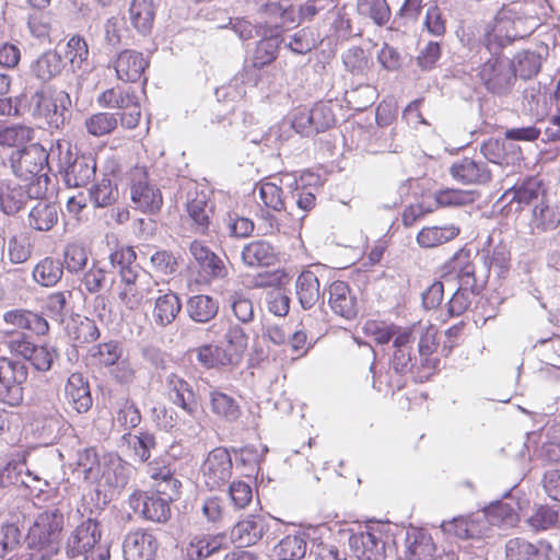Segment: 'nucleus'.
<instances>
[{
  "label": "nucleus",
  "instance_id": "f257e3e1",
  "mask_svg": "<svg viewBox=\"0 0 560 560\" xmlns=\"http://www.w3.org/2000/svg\"><path fill=\"white\" fill-rule=\"evenodd\" d=\"M63 526L65 512L59 508L46 509L28 528L25 538L28 548L38 552L42 559H51L60 550Z\"/></svg>",
  "mask_w": 560,
  "mask_h": 560
},
{
  "label": "nucleus",
  "instance_id": "f03ea898",
  "mask_svg": "<svg viewBox=\"0 0 560 560\" xmlns=\"http://www.w3.org/2000/svg\"><path fill=\"white\" fill-rule=\"evenodd\" d=\"M102 529L94 518L83 520L69 534L65 550L68 558L83 556L84 560H108L109 547L101 541Z\"/></svg>",
  "mask_w": 560,
  "mask_h": 560
},
{
  "label": "nucleus",
  "instance_id": "7ed1b4c3",
  "mask_svg": "<svg viewBox=\"0 0 560 560\" xmlns=\"http://www.w3.org/2000/svg\"><path fill=\"white\" fill-rule=\"evenodd\" d=\"M70 96L62 90L50 86L36 91L31 98L32 115L48 128L59 129L65 125Z\"/></svg>",
  "mask_w": 560,
  "mask_h": 560
},
{
  "label": "nucleus",
  "instance_id": "20e7f679",
  "mask_svg": "<svg viewBox=\"0 0 560 560\" xmlns=\"http://www.w3.org/2000/svg\"><path fill=\"white\" fill-rule=\"evenodd\" d=\"M168 400L180 408L190 420H182L180 425L186 435L196 438L201 431L198 420L199 404L191 384L175 373H170L165 378Z\"/></svg>",
  "mask_w": 560,
  "mask_h": 560
},
{
  "label": "nucleus",
  "instance_id": "39448f33",
  "mask_svg": "<svg viewBox=\"0 0 560 560\" xmlns=\"http://www.w3.org/2000/svg\"><path fill=\"white\" fill-rule=\"evenodd\" d=\"M96 102L100 107L119 109L120 124L127 129H133L139 125L141 104L133 89L116 84L101 92Z\"/></svg>",
  "mask_w": 560,
  "mask_h": 560
},
{
  "label": "nucleus",
  "instance_id": "423d86ee",
  "mask_svg": "<svg viewBox=\"0 0 560 560\" xmlns=\"http://www.w3.org/2000/svg\"><path fill=\"white\" fill-rule=\"evenodd\" d=\"M291 127L295 132L310 137L324 132L336 124L330 102H317L312 107L300 105L290 113Z\"/></svg>",
  "mask_w": 560,
  "mask_h": 560
},
{
  "label": "nucleus",
  "instance_id": "0eeeda50",
  "mask_svg": "<svg viewBox=\"0 0 560 560\" xmlns=\"http://www.w3.org/2000/svg\"><path fill=\"white\" fill-rule=\"evenodd\" d=\"M477 77L487 92L503 96L516 82L514 63L503 56H493L478 67Z\"/></svg>",
  "mask_w": 560,
  "mask_h": 560
},
{
  "label": "nucleus",
  "instance_id": "6e6552de",
  "mask_svg": "<svg viewBox=\"0 0 560 560\" xmlns=\"http://www.w3.org/2000/svg\"><path fill=\"white\" fill-rule=\"evenodd\" d=\"M130 198L136 209L143 213H158L163 206L161 190L149 183L145 166L136 165L130 171Z\"/></svg>",
  "mask_w": 560,
  "mask_h": 560
},
{
  "label": "nucleus",
  "instance_id": "1a4fd4ad",
  "mask_svg": "<svg viewBox=\"0 0 560 560\" xmlns=\"http://www.w3.org/2000/svg\"><path fill=\"white\" fill-rule=\"evenodd\" d=\"M150 67V58L142 51L125 48L115 54L108 63L118 81L125 83H142L145 85L148 78L145 71Z\"/></svg>",
  "mask_w": 560,
  "mask_h": 560
},
{
  "label": "nucleus",
  "instance_id": "9d476101",
  "mask_svg": "<svg viewBox=\"0 0 560 560\" xmlns=\"http://www.w3.org/2000/svg\"><path fill=\"white\" fill-rule=\"evenodd\" d=\"M27 378V368L24 363L7 357L0 359V392L2 402L18 407L23 401L22 384Z\"/></svg>",
  "mask_w": 560,
  "mask_h": 560
},
{
  "label": "nucleus",
  "instance_id": "9b49d317",
  "mask_svg": "<svg viewBox=\"0 0 560 560\" xmlns=\"http://www.w3.org/2000/svg\"><path fill=\"white\" fill-rule=\"evenodd\" d=\"M214 210L215 206L206 190L199 189L196 185L188 190L185 211L195 233L200 235L209 233Z\"/></svg>",
  "mask_w": 560,
  "mask_h": 560
},
{
  "label": "nucleus",
  "instance_id": "f8f14e48",
  "mask_svg": "<svg viewBox=\"0 0 560 560\" xmlns=\"http://www.w3.org/2000/svg\"><path fill=\"white\" fill-rule=\"evenodd\" d=\"M232 469L230 452L224 447H215L201 465L202 481L209 490H219L230 481Z\"/></svg>",
  "mask_w": 560,
  "mask_h": 560
},
{
  "label": "nucleus",
  "instance_id": "ddd939ff",
  "mask_svg": "<svg viewBox=\"0 0 560 560\" xmlns=\"http://www.w3.org/2000/svg\"><path fill=\"white\" fill-rule=\"evenodd\" d=\"M49 153L38 143H32L13 152L11 167L18 177L30 180L39 175L48 165Z\"/></svg>",
  "mask_w": 560,
  "mask_h": 560
},
{
  "label": "nucleus",
  "instance_id": "4468645a",
  "mask_svg": "<svg viewBox=\"0 0 560 560\" xmlns=\"http://www.w3.org/2000/svg\"><path fill=\"white\" fill-rule=\"evenodd\" d=\"M171 501L156 493H148L136 490L129 495L130 509L147 521L165 523L171 517Z\"/></svg>",
  "mask_w": 560,
  "mask_h": 560
},
{
  "label": "nucleus",
  "instance_id": "2eb2a0df",
  "mask_svg": "<svg viewBox=\"0 0 560 560\" xmlns=\"http://www.w3.org/2000/svg\"><path fill=\"white\" fill-rule=\"evenodd\" d=\"M450 175L463 185L483 186L491 182L492 172L482 161L462 158L450 167Z\"/></svg>",
  "mask_w": 560,
  "mask_h": 560
},
{
  "label": "nucleus",
  "instance_id": "dca6fc26",
  "mask_svg": "<svg viewBox=\"0 0 560 560\" xmlns=\"http://www.w3.org/2000/svg\"><path fill=\"white\" fill-rule=\"evenodd\" d=\"M505 556L508 560H553L556 551L545 540L532 544L524 538L517 537L508 540Z\"/></svg>",
  "mask_w": 560,
  "mask_h": 560
},
{
  "label": "nucleus",
  "instance_id": "f3484780",
  "mask_svg": "<svg viewBox=\"0 0 560 560\" xmlns=\"http://www.w3.org/2000/svg\"><path fill=\"white\" fill-rule=\"evenodd\" d=\"M158 548L154 535L144 530L127 534L122 542L125 560H154Z\"/></svg>",
  "mask_w": 560,
  "mask_h": 560
},
{
  "label": "nucleus",
  "instance_id": "a211bd4d",
  "mask_svg": "<svg viewBox=\"0 0 560 560\" xmlns=\"http://www.w3.org/2000/svg\"><path fill=\"white\" fill-rule=\"evenodd\" d=\"M225 547V536L222 534H200L190 538L180 548L182 560H205Z\"/></svg>",
  "mask_w": 560,
  "mask_h": 560
},
{
  "label": "nucleus",
  "instance_id": "6ab92c4d",
  "mask_svg": "<svg viewBox=\"0 0 560 560\" xmlns=\"http://www.w3.org/2000/svg\"><path fill=\"white\" fill-rule=\"evenodd\" d=\"M560 225V206L541 199L532 209L529 228L532 234L555 231Z\"/></svg>",
  "mask_w": 560,
  "mask_h": 560
},
{
  "label": "nucleus",
  "instance_id": "aec40b11",
  "mask_svg": "<svg viewBox=\"0 0 560 560\" xmlns=\"http://www.w3.org/2000/svg\"><path fill=\"white\" fill-rule=\"evenodd\" d=\"M416 338L411 330L404 329L394 338V353L392 357V369L396 374L402 375L411 371L416 357L412 354V346Z\"/></svg>",
  "mask_w": 560,
  "mask_h": 560
},
{
  "label": "nucleus",
  "instance_id": "412c9836",
  "mask_svg": "<svg viewBox=\"0 0 560 560\" xmlns=\"http://www.w3.org/2000/svg\"><path fill=\"white\" fill-rule=\"evenodd\" d=\"M190 254L198 264L200 272L211 278H224L228 275L223 260L215 255L201 241H192L189 246Z\"/></svg>",
  "mask_w": 560,
  "mask_h": 560
},
{
  "label": "nucleus",
  "instance_id": "4be33fe9",
  "mask_svg": "<svg viewBox=\"0 0 560 560\" xmlns=\"http://www.w3.org/2000/svg\"><path fill=\"white\" fill-rule=\"evenodd\" d=\"M268 529L264 516L252 515L240 521L231 532L232 540L240 546H252L259 541Z\"/></svg>",
  "mask_w": 560,
  "mask_h": 560
},
{
  "label": "nucleus",
  "instance_id": "5701e85b",
  "mask_svg": "<svg viewBox=\"0 0 560 560\" xmlns=\"http://www.w3.org/2000/svg\"><path fill=\"white\" fill-rule=\"evenodd\" d=\"M68 404L78 412H86L93 404L89 382L80 373H72L65 386Z\"/></svg>",
  "mask_w": 560,
  "mask_h": 560
},
{
  "label": "nucleus",
  "instance_id": "b1692460",
  "mask_svg": "<svg viewBox=\"0 0 560 560\" xmlns=\"http://www.w3.org/2000/svg\"><path fill=\"white\" fill-rule=\"evenodd\" d=\"M352 549L359 560H385L386 547L381 535L364 532L351 538Z\"/></svg>",
  "mask_w": 560,
  "mask_h": 560
},
{
  "label": "nucleus",
  "instance_id": "393cba45",
  "mask_svg": "<svg viewBox=\"0 0 560 560\" xmlns=\"http://www.w3.org/2000/svg\"><path fill=\"white\" fill-rule=\"evenodd\" d=\"M460 226L454 223L423 226L416 236L421 248H434L452 242L460 234Z\"/></svg>",
  "mask_w": 560,
  "mask_h": 560
},
{
  "label": "nucleus",
  "instance_id": "a878e982",
  "mask_svg": "<svg viewBox=\"0 0 560 560\" xmlns=\"http://www.w3.org/2000/svg\"><path fill=\"white\" fill-rule=\"evenodd\" d=\"M475 264L469 249L460 248L441 268V277L450 280L474 278Z\"/></svg>",
  "mask_w": 560,
  "mask_h": 560
},
{
  "label": "nucleus",
  "instance_id": "bb28decb",
  "mask_svg": "<svg viewBox=\"0 0 560 560\" xmlns=\"http://www.w3.org/2000/svg\"><path fill=\"white\" fill-rule=\"evenodd\" d=\"M438 548L432 537L424 530L415 529L406 537V560H431Z\"/></svg>",
  "mask_w": 560,
  "mask_h": 560
},
{
  "label": "nucleus",
  "instance_id": "cd10ccee",
  "mask_svg": "<svg viewBox=\"0 0 560 560\" xmlns=\"http://www.w3.org/2000/svg\"><path fill=\"white\" fill-rule=\"evenodd\" d=\"M329 304L336 314L345 318L350 319L357 315V299L351 294L347 282L330 283Z\"/></svg>",
  "mask_w": 560,
  "mask_h": 560
},
{
  "label": "nucleus",
  "instance_id": "c85d7f7f",
  "mask_svg": "<svg viewBox=\"0 0 560 560\" xmlns=\"http://www.w3.org/2000/svg\"><path fill=\"white\" fill-rule=\"evenodd\" d=\"M128 15L130 24L137 32L143 35L149 34L155 19L154 0H131Z\"/></svg>",
  "mask_w": 560,
  "mask_h": 560
},
{
  "label": "nucleus",
  "instance_id": "c756f323",
  "mask_svg": "<svg viewBox=\"0 0 560 560\" xmlns=\"http://www.w3.org/2000/svg\"><path fill=\"white\" fill-rule=\"evenodd\" d=\"M308 535L305 533H296L283 537L275 546V555L279 560H302L307 558Z\"/></svg>",
  "mask_w": 560,
  "mask_h": 560
},
{
  "label": "nucleus",
  "instance_id": "7c9ffc66",
  "mask_svg": "<svg viewBox=\"0 0 560 560\" xmlns=\"http://www.w3.org/2000/svg\"><path fill=\"white\" fill-rule=\"evenodd\" d=\"M26 192L14 179L0 182V208L7 214L18 213L26 202Z\"/></svg>",
  "mask_w": 560,
  "mask_h": 560
},
{
  "label": "nucleus",
  "instance_id": "2f4dec72",
  "mask_svg": "<svg viewBox=\"0 0 560 560\" xmlns=\"http://www.w3.org/2000/svg\"><path fill=\"white\" fill-rule=\"evenodd\" d=\"M28 225L39 232H48L58 223V207L56 203L39 200L28 213Z\"/></svg>",
  "mask_w": 560,
  "mask_h": 560
},
{
  "label": "nucleus",
  "instance_id": "473e14b6",
  "mask_svg": "<svg viewBox=\"0 0 560 560\" xmlns=\"http://www.w3.org/2000/svg\"><path fill=\"white\" fill-rule=\"evenodd\" d=\"M209 401L212 413L226 422H234L242 415L241 406L236 399L219 389L210 390Z\"/></svg>",
  "mask_w": 560,
  "mask_h": 560
},
{
  "label": "nucleus",
  "instance_id": "72a5a7b5",
  "mask_svg": "<svg viewBox=\"0 0 560 560\" xmlns=\"http://www.w3.org/2000/svg\"><path fill=\"white\" fill-rule=\"evenodd\" d=\"M62 424V416L57 410L50 409L37 415L32 425L38 439L45 443H52L59 436Z\"/></svg>",
  "mask_w": 560,
  "mask_h": 560
},
{
  "label": "nucleus",
  "instance_id": "f704fd0d",
  "mask_svg": "<svg viewBox=\"0 0 560 560\" xmlns=\"http://www.w3.org/2000/svg\"><path fill=\"white\" fill-rule=\"evenodd\" d=\"M65 68L61 56L55 50L43 52L32 65V73L40 81L48 82L58 77Z\"/></svg>",
  "mask_w": 560,
  "mask_h": 560
},
{
  "label": "nucleus",
  "instance_id": "c9c22d12",
  "mask_svg": "<svg viewBox=\"0 0 560 560\" xmlns=\"http://www.w3.org/2000/svg\"><path fill=\"white\" fill-rule=\"evenodd\" d=\"M3 319L7 324L28 329L36 335H45L49 329L48 323L43 316L25 310L9 311L4 313Z\"/></svg>",
  "mask_w": 560,
  "mask_h": 560
},
{
  "label": "nucleus",
  "instance_id": "e433bc0d",
  "mask_svg": "<svg viewBox=\"0 0 560 560\" xmlns=\"http://www.w3.org/2000/svg\"><path fill=\"white\" fill-rule=\"evenodd\" d=\"M101 480L113 489H122L129 481V467L118 456H109L103 463Z\"/></svg>",
  "mask_w": 560,
  "mask_h": 560
},
{
  "label": "nucleus",
  "instance_id": "4c0bfd02",
  "mask_svg": "<svg viewBox=\"0 0 560 560\" xmlns=\"http://www.w3.org/2000/svg\"><path fill=\"white\" fill-rule=\"evenodd\" d=\"M355 9L361 18L371 20L378 27L387 25L392 18L387 0H357Z\"/></svg>",
  "mask_w": 560,
  "mask_h": 560
},
{
  "label": "nucleus",
  "instance_id": "58836bf2",
  "mask_svg": "<svg viewBox=\"0 0 560 560\" xmlns=\"http://www.w3.org/2000/svg\"><path fill=\"white\" fill-rule=\"evenodd\" d=\"M477 198L478 194L472 190L444 188L435 191L433 209L465 207L472 205Z\"/></svg>",
  "mask_w": 560,
  "mask_h": 560
},
{
  "label": "nucleus",
  "instance_id": "ea45409f",
  "mask_svg": "<svg viewBox=\"0 0 560 560\" xmlns=\"http://www.w3.org/2000/svg\"><path fill=\"white\" fill-rule=\"evenodd\" d=\"M243 261L250 267L270 266L276 255L272 246L265 241H254L244 246Z\"/></svg>",
  "mask_w": 560,
  "mask_h": 560
},
{
  "label": "nucleus",
  "instance_id": "a19ab883",
  "mask_svg": "<svg viewBox=\"0 0 560 560\" xmlns=\"http://www.w3.org/2000/svg\"><path fill=\"white\" fill-rule=\"evenodd\" d=\"M22 541L23 534L18 525H0V559H14L22 548Z\"/></svg>",
  "mask_w": 560,
  "mask_h": 560
},
{
  "label": "nucleus",
  "instance_id": "79ce46f5",
  "mask_svg": "<svg viewBox=\"0 0 560 560\" xmlns=\"http://www.w3.org/2000/svg\"><path fill=\"white\" fill-rule=\"evenodd\" d=\"M117 114L110 112H97L84 120V127L90 136L101 138L113 133L119 124Z\"/></svg>",
  "mask_w": 560,
  "mask_h": 560
},
{
  "label": "nucleus",
  "instance_id": "37998d69",
  "mask_svg": "<svg viewBox=\"0 0 560 560\" xmlns=\"http://www.w3.org/2000/svg\"><path fill=\"white\" fill-rule=\"evenodd\" d=\"M180 308L182 304L176 294L167 293L160 296L153 311L155 323L162 327L170 325L176 318Z\"/></svg>",
  "mask_w": 560,
  "mask_h": 560
},
{
  "label": "nucleus",
  "instance_id": "c03bdc74",
  "mask_svg": "<svg viewBox=\"0 0 560 560\" xmlns=\"http://www.w3.org/2000/svg\"><path fill=\"white\" fill-rule=\"evenodd\" d=\"M187 308L192 320L207 323L218 314L219 304L209 295H196L189 299Z\"/></svg>",
  "mask_w": 560,
  "mask_h": 560
},
{
  "label": "nucleus",
  "instance_id": "a18cd8bd",
  "mask_svg": "<svg viewBox=\"0 0 560 560\" xmlns=\"http://www.w3.org/2000/svg\"><path fill=\"white\" fill-rule=\"evenodd\" d=\"M90 56L89 45L85 38L81 35H72L66 45L65 57L69 61L71 68L81 70L88 65Z\"/></svg>",
  "mask_w": 560,
  "mask_h": 560
},
{
  "label": "nucleus",
  "instance_id": "49530a36",
  "mask_svg": "<svg viewBox=\"0 0 560 560\" xmlns=\"http://www.w3.org/2000/svg\"><path fill=\"white\" fill-rule=\"evenodd\" d=\"M136 252L129 246L120 247L110 255V261L118 268L121 280H137L139 277L136 271Z\"/></svg>",
  "mask_w": 560,
  "mask_h": 560
},
{
  "label": "nucleus",
  "instance_id": "de8ad7c7",
  "mask_svg": "<svg viewBox=\"0 0 560 560\" xmlns=\"http://www.w3.org/2000/svg\"><path fill=\"white\" fill-rule=\"evenodd\" d=\"M89 352L95 363L102 366H113L122 357L124 349L119 341L110 340L91 347Z\"/></svg>",
  "mask_w": 560,
  "mask_h": 560
},
{
  "label": "nucleus",
  "instance_id": "09e8293b",
  "mask_svg": "<svg viewBox=\"0 0 560 560\" xmlns=\"http://www.w3.org/2000/svg\"><path fill=\"white\" fill-rule=\"evenodd\" d=\"M540 184L533 177H528L518 185L508 189L503 197H510V203L516 202L520 206H527L538 198Z\"/></svg>",
  "mask_w": 560,
  "mask_h": 560
},
{
  "label": "nucleus",
  "instance_id": "8fccbe9b",
  "mask_svg": "<svg viewBox=\"0 0 560 560\" xmlns=\"http://www.w3.org/2000/svg\"><path fill=\"white\" fill-rule=\"evenodd\" d=\"M34 139V130L24 125L0 128V145L25 147Z\"/></svg>",
  "mask_w": 560,
  "mask_h": 560
},
{
  "label": "nucleus",
  "instance_id": "3c124183",
  "mask_svg": "<svg viewBox=\"0 0 560 560\" xmlns=\"http://www.w3.org/2000/svg\"><path fill=\"white\" fill-rule=\"evenodd\" d=\"M260 205L266 210L282 211L285 209V201L282 188L271 182H262L259 184Z\"/></svg>",
  "mask_w": 560,
  "mask_h": 560
},
{
  "label": "nucleus",
  "instance_id": "603ef678",
  "mask_svg": "<svg viewBox=\"0 0 560 560\" xmlns=\"http://www.w3.org/2000/svg\"><path fill=\"white\" fill-rule=\"evenodd\" d=\"M197 360L205 368H214L234 363V358L218 346L205 345L197 349Z\"/></svg>",
  "mask_w": 560,
  "mask_h": 560
},
{
  "label": "nucleus",
  "instance_id": "864d4df0",
  "mask_svg": "<svg viewBox=\"0 0 560 560\" xmlns=\"http://www.w3.org/2000/svg\"><path fill=\"white\" fill-rule=\"evenodd\" d=\"M280 48L278 37H268L260 39L255 48L253 57V67L261 69L262 67L276 60Z\"/></svg>",
  "mask_w": 560,
  "mask_h": 560
},
{
  "label": "nucleus",
  "instance_id": "5fc2aeb1",
  "mask_svg": "<svg viewBox=\"0 0 560 560\" xmlns=\"http://www.w3.org/2000/svg\"><path fill=\"white\" fill-rule=\"evenodd\" d=\"M435 330L433 328L427 329L420 337L418 342V352L420 357V364L422 368L428 370H436L440 360L436 358H430V355L436 350Z\"/></svg>",
  "mask_w": 560,
  "mask_h": 560
},
{
  "label": "nucleus",
  "instance_id": "6e6d98bb",
  "mask_svg": "<svg viewBox=\"0 0 560 560\" xmlns=\"http://www.w3.org/2000/svg\"><path fill=\"white\" fill-rule=\"evenodd\" d=\"M129 439L128 443L132 446L135 454L141 462H148L151 453L156 450L158 443L153 433L140 431L139 434H124V439Z\"/></svg>",
  "mask_w": 560,
  "mask_h": 560
},
{
  "label": "nucleus",
  "instance_id": "4d7b16f0",
  "mask_svg": "<svg viewBox=\"0 0 560 560\" xmlns=\"http://www.w3.org/2000/svg\"><path fill=\"white\" fill-rule=\"evenodd\" d=\"M94 173V167L84 159L75 160L66 171V182L71 187H84L91 182Z\"/></svg>",
  "mask_w": 560,
  "mask_h": 560
},
{
  "label": "nucleus",
  "instance_id": "13d9d810",
  "mask_svg": "<svg viewBox=\"0 0 560 560\" xmlns=\"http://www.w3.org/2000/svg\"><path fill=\"white\" fill-rule=\"evenodd\" d=\"M478 522L471 517H456L452 521L443 522L441 527L447 534H452L460 539H468L474 538L480 533L477 526Z\"/></svg>",
  "mask_w": 560,
  "mask_h": 560
},
{
  "label": "nucleus",
  "instance_id": "bf43d9fd",
  "mask_svg": "<svg viewBox=\"0 0 560 560\" xmlns=\"http://www.w3.org/2000/svg\"><path fill=\"white\" fill-rule=\"evenodd\" d=\"M224 340L229 347L228 353L233 355L234 362L242 357L248 346L247 334L240 325L233 323H230Z\"/></svg>",
  "mask_w": 560,
  "mask_h": 560
},
{
  "label": "nucleus",
  "instance_id": "052dcab7",
  "mask_svg": "<svg viewBox=\"0 0 560 560\" xmlns=\"http://www.w3.org/2000/svg\"><path fill=\"white\" fill-rule=\"evenodd\" d=\"M88 264V255L84 247L80 244H69L65 250V265L66 270L79 277L84 272Z\"/></svg>",
  "mask_w": 560,
  "mask_h": 560
},
{
  "label": "nucleus",
  "instance_id": "680f3d73",
  "mask_svg": "<svg viewBox=\"0 0 560 560\" xmlns=\"http://www.w3.org/2000/svg\"><path fill=\"white\" fill-rule=\"evenodd\" d=\"M362 330L368 337H372L380 345L389 342L392 338L402 331L394 325L377 320L365 322Z\"/></svg>",
  "mask_w": 560,
  "mask_h": 560
},
{
  "label": "nucleus",
  "instance_id": "e2e57ef3",
  "mask_svg": "<svg viewBox=\"0 0 560 560\" xmlns=\"http://www.w3.org/2000/svg\"><path fill=\"white\" fill-rule=\"evenodd\" d=\"M119 191L110 179L104 178L94 186L91 197L96 207H108L116 202Z\"/></svg>",
  "mask_w": 560,
  "mask_h": 560
},
{
  "label": "nucleus",
  "instance_id": "0e129e2a",
  "mask_svg": "<svg viewBox=\"0 0 560 560\" xmlns=\"http://www.w3.org/2000/svg\"><path fill=\"white\" fill-rule=\"evenodd\" d=\"M27 25L35 37H49L52 30V14L50 11L36 10L28 15Z\"/></svg>",
  "mask_w": 560,
  "mask_h": 560
},
{
  "label": "nucleus",
  "instance_id": "69168bd1",
  "mask_svg": "<svg viewBox=\"0 0 560 560\" xmlns=\"http://www.w3.org/2000/svg\"><path fill=\"white\" fill-rule=\"evenodd\" d=\"M541 69V58L538 52L523 51L517 56V68L520 77L524 80H529L536 77Z\"/></svg>",
  "mask_w": 560,
  "mask_h": 560
},
{
  "label": "nucleus",
  "instance_id": "338daca9",
  "mask_svg": "<svg viewBox=\"0 0 560 560\" xmlns=\"http://www.w3.org/2000/svg\"><path fill=\"white\" fill-rule=\"evenodd\" d=\"M63 265L59 259L52 257L43 258L34 268V280H61Z\"/></svg>",
  "mask_w": 560,
  "mask_h": 560
},
{
  "label": "nucleus",
  "instance_id": "774afa93",
  "mask_svg": "<svg viewBox=\"0 0 560 560\" xmlns=\"http://www.w3.org/2000/svg\"><path fill=\"white\" fill-rule=\"evenodd\" d=\"M343 63L354 75L364 74L369 70V59L360 47H352L343 55Z\"/></svg>",
  "mask_w": 560,
  "mask_h": 560
}]
</instances>
